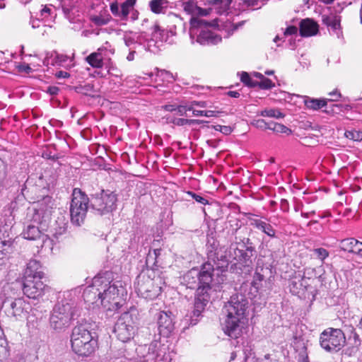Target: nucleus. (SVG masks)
<instances>
[{
	"mask_svg": "<svg viewBox=\"0 0 362 362\" xmlns=\"http://www.w3.org/2000/svg\"><path fill=\"white\" fill-rule=\"evenodd\" d=\"M69 58L64 54H59L55 52V65H62L64 63L66 62Z\"/></svg>",
	"mask_w": 362,
	"mask_h": 362,
	"instance_id": "nucleus-49",
	"label": "nucleus"
},
{
	"mask_svg": "<svg viewBox=\"0 0 362 362\" xmlns=\"http://www.w3.org/2000/svg\"><path fill=\"white\" fill-rule=\"evenodd\" d=\"M117 194L110 190H102L92 196L90 200V207L100 215L111 213L116 209Z\"/></svg>",
	"mask_w": 362,
	"mask_h": 362,
	"instance_id": "nucleus-10",
	"label": "nucleus"
},
{
	"mask_svg": "<svg viewBox=\"0 0 362 362\" xmlns=\"http://www.w3.org/2000/svg\"><path fill=\"white\" fill-rule=\"evenodd\" d=\"M303 99V103L306 107L313 110H318L324 107H325L327 104V99H316L312 98L308 96H301Z\"/></svg>",
	"mask_w": 362,
	"mask_h": 362,
	"instance_id": "nucleus-28",
	"label": "nucleus"
},
{
	"mask_svg": "<svg viewBox=\"0 0 362 362\" xmlns=\"http://www.w3.org/2000/svg\"><path fill=\"white\" fill-rule=\"evenodd\" d=\"M114 332L117 338L122 342H127L133 338L135 325L132 314L124 312L120 315L115 325Z\"/></svg>",
	"mask_w": 362,
	"mask_h": 362,
	"instance_id": "nucleus-14",
	"label": "nucleus"
},
{
	"mask_svg": "<svg viewBox=\"0 0 362 362\" xmlns=\"http://www.w3.org/2000/svg\"><path fill=\"white\" fill-rule=\"evenodd\" d=\"M55 52H47L46 56L42 60V64L45 66H49V64L54 66L55 65Z\"/></svg>",
	"mask_w": 362,
	"mask_h": 362,
	"instance_id": "nucleus-42",
	"label": "nucleus"
},
{
	"mask_svg": "<svg viewBox=\"0 0 362 362\" xmlns=\"http://www.w3.org/2000/svg\"><path fill=\"white\" fill-rule=\"evenodd\" d=\"M206 122L201 119H188L184 118H177L175 119L173 123L178 126H185V125H192V124H201L206 123Z\"/></svg>",
	"mask_w": 362,
	"mask_h": 362,
	"instance_id": "nucleus-33",
	"label": "nucleus"
},
{
	"mask_svg": "<svg viewBox=\"0 0 362 362\" xmlns=\"http://www.w3.org/2000/svg\"><path fill=\"white\" fill-rule=\"evenodd\" d=\"M148 4L153 13H165L169 6V1L168 0H151Z\"/></svg>",
	"mask_w": 362,
	"mask_h": 362,
	"instance_id": "nucleus-30",
	"label": "nucleus"
},
{
	"mask_svg": "<svg viewBox=\"0 0 362 362\" xmlns=\"http://www.w3.org/2000/svg\"><path fill=\"white\" fill-rule=\"evenodd\" d=\"M59 299L52 313L59 317L68 318V322H71V320H74L75 316L78 315L76 292L74 291H64Z\"/></svg>",
	"mask_w": 362,
	"mask_h": 362,
	"instance_id": "nucleus-9",
	"label": "nucleus"
},
{
	"mask_svg": "<svg viewBox=\"0 0 362 362\" xmlns=\"http://www.w3.org/2000/svg\"><path fill=\"white\" fill-rule=\"evenodd\" d=\"M228 95L232 98H238L240 93L238 91H228Z\"/></svg>",
	"mask_w": 362,
	"mask_h": 362,
	"instance_id": "nucleus-64",
	"label": "nucleus"
},
{
	"mask_svg": "<svg viewBox=\"0 0 362 362\" xmlns=\"http://www.w3.org/2000/svg\"><path fill=\"white\" fill-rule=\"evenodd\" d=\"M21 286V281H19L12 282L3 281L0 282V300L1 303L3 305L6 303L8 298L16 296Z\"/></svg>",
	"mask_w": 362,
	"mask_h": 362,
	"instance_id": "nucleus-19",
	"label": "nucleus"
},
{
	"mask_svg": "<svg viewBox=\"0 0 362 362\" xmlns=\"http://www.w3.org/2000/svg\"><path fill=\"white\" fill-rule=\"evenodd\" d=\"M315 214V211H309V212H303V211H301V216L303 217V218H310L311 216L314 215Z\"/></svg>",
	"mask_w": 362,
	"mask_h": 362,
	"instance_id": "nucleus-61",
	"label": "nucleus"
},
{
	"mask_svg": "<svg viewBox=\"0 0 362 362\" xmlns=\"http://www.w3.org/2000/svg\"><path fill=\"white\" fill-rule=\"evenodd\" d=\"M262 117H274L276 119L283 118L284 115L277 109H265L260 112Z\"/></svg>",
	"mask_w": 362,
	"mask_h": 362,
	"instance_id": "nucleus-36",
	"label": "nucleus"
},
{
	"mask_svg": "<svg viewBox=\"0 0 362 362\" xmlns=\"http://www.w3.org/2000/svg\"><path fill=\"white\" fill-rule=\"evenodd\" d=\"M274 132L276 133H284L287 134H289L291 132L290 129L279 123H276V125H274Z\"/></svg>",
	"mask_w": 362,
	"mask_h": 362,
	"instance_id": "nucleus-44",
	"label": "nucleus"
},
{
	"mask_svg": "<svg viewBox=\"0 0 362 362\" xmlns=\"http://www.w3.org/2000/svg\"><path fill=\"white\" fill-rule=\"evenodd\" d=\"M11 250V243L0 239V267L4 263V259Z\"/></svg>",
	"mask_w": 362,
	"mask_h": 362,
	"instance_id": "nucleus-32",
	"label": "nucleus"
},
{
	"mask_svg": "<svg viewBox=\"0 0 362 362\" xmlns=\"http://www.w3.org/2000/svg\"><path fill=\"white\" fill-rule=\"evenodd\" d=\"M315 269L312 268H306L304 274L296 275L293 276L289 284L290 291L300 298H305L306 292L310 288V279Z\"/></svg>",
	"mask_w": 362,
	"mask_h": 362,
	"instance_id": "nucleus-17",
	"label": "nucleus"
},
{
	"mask_svg": "<svg viewBox=\"0 0 362 362\" xmlns=\"http://www.w3.org/2000/svg\"><path fill=\"white\" fill-rule=\"evenodd\" d=\"M49 324L51 328L57 332H62L70 325V322H68V318L59 317L52 313L49 317Z\"/></svg>",
	"mask_w": 362,
	"mask_h": 362,
	"instance_id": "nucleus-26",
	"label": "nucleus"
},
{
	"mask_svg": "<svg viewBox=\"0 0 362 362\" xmlns=\"http://www.w3.org/2000/svg\"><path fill=\"white\" fill-rule=\"evenodd\" d=\"M111 18V16L107 14L105 16H94L91 17L90 20L96 25H105L110 21Z\"/></svg>",
	"mask_w": 362,
	"mask_h": 362,
	"instance_id": "nucleus-38",
	"label": "nucleus"
},
{
	"mask_svg": "<svg viewBox=\"0 0 362 362\" xmlns=\"http://www.w3.org/2000/svg\"><path fill=\"white\" fill-rule=\"evenodd\" d=\"M182 7L183 10L188 14H204V10L197 6V4L192 1H186L182 2Z\"/></svg>",
	"mask_w": 362,
	"mask_h": 362,
	"instance_id": "nucleus-31",
	"label": "nucleus"
},
{
	"mask_svg": "<svg viewBox=\"0 0 362 362\" xmlns=\"http://www.w3.org/2000/svg\"><path fill=\"white\" fill-rule=\"evenodd\" d=\"M55 76L57 78H66L70 76V74L66 71H58L55 73Z\"/></svg>",
	"mask_w": 362,
	"mask_h": 362,
	"instance_id": "nucleus-57",
	"label": "nucleus"
},
{
	"mask_svg": "<svg viewBox=\"0 0 362 362\" xmlns=\"http://www.w3.org/2000/svg\"><path fill=\"white\" fill-rule=\"evenodd\" d=\"M223 113V111L214 107V110H204V116L207 117H218Z\"/></svg>",
	"mask_w": 362,
	"mask_h": 362,
	"instance_id": "nucleus-46",
	"label": "nucleus"
},
{
	"mask_svg": "<svg viewBox=\"0 0 362 362\" xmlns=\"http://www.w3.org/2000/svg\"><path fill=\"white\" fill-rule=\"evenodd\" d=\"M136 356L131 359L133 362H161L162 355L170 354L164 348L160 349L158 341H153L148 345H139L136 349Z\"/></svg>",
	"mask_w": 362,
	"mask_h": 362,
	"instance_id": "nucleus-13",
	"label": "nucleus"
},
{
	"mask_svg": "<svg viewBox=\"0 0 362 362\" xmlns=\"http://www.w3.org/2000/svg\"><path fill=\"white\" fill-rule=\"evenodd\" d=\"M158 329L160 335L168 337L174 329L171 313L160 312L158 318Z\"/></svg>",
	"mask_w": 362,
	"mask_h": 362,
	"instance_id": "nucleus-20",
	"label": "nucleus"
},
{
	"mask_svg": "<svg viewBox=\"0 0 362 362\" xmlns=\"http://www.w3.org/2000/svg\"><path fill=\"white\" fill-rule=\"evenodd\" d=\"M52 6H45L40 11V18L41 21H47L49 18L56 16V13H54Z\"/></svg>",
	"mask_w": 362,
	"mask_h": 362,
	"instance_id": "nucleus-34",
	"label": "nucleus"
},
{
	"mask_svg": "<svg viewBox=\"0 0 362 362\" xmlns=\"http://www.w3.org/2000/svg\"><path fill=\"white\" fill-rule=\"evenodd\" d=\"M297 32H298L297 27L291 25V26H288L286 29L284 34L286 35H291L297 33Z\"/></svg>",
	"mask_w": 362,
	"mask_h": 362,
	"instance_id": "nucleus-54",
	"label": "nucleus"
},
{
	"mask_svg": "<svg viewBox=\"0 0 362 362\" xmlns=\"http://www.w3.org/2000/svg\"><path fill=\"white\" fill-rule=\"evenodd\" d=\"M125 292L122 282L109 281L98 276L84 289L82 296L88 309L102 307L107 312H112L122 305Z\"/></svg>",
	"mask_w": 362,
	"mask_h": 362,
	"instance_id": "nucleus-2",
	"label": "nucleus"
},
{
	"mask_svg": "<svg viewBox=\"0 0 362 362\" xmlns=\"http://www.w3.org/2000/svg\"><path fill=\"white\" fill-rule=\"evenodd\" d=\"M123 40L129 49H136L137 45H141L147 40L143 33L127 31L123 36Z\"/></svg>",
	"mask_w": 362,
	"mask_h": 362,
	"instance_id": "nucleus-22",
	"label": "nucleus"
},
{
	"mask_svg": "<svg viewBox=\"0 0 362 362\" xmlns=\"http://www.w3.org/2000/svg\"><path fill=\"white\" fill-rule=\"evenodd\" d=\"M53 206L54 202L49 196H45L41 200L37 201L32 209L31 221L40 224L42 229H47Z\"/></svg>",
	"mask_w": 362,
	"mask_h": 362,
	"instance_id": "nucleus-11",
	"label": "nucleus"
},
{
	"mask_svg": "<svg viewBox=\"0 0 362 362\" xmlns=\"http://www.w3.org/2000/svg\"><path fill=\"white\" fill-rule=\"evenodd\" d=\"M248 305L247 298L241 293L233 295L225 305L223 313L226 317L222 329L229 337L238 339L241 335L247 320Z\"/></svg>",
	"mask_w": 362,
	"mask_h": 362,
	"instance_id": "nucleus-5",
	"label": "nucleus"
},
{
	"mask_svg": "<svg viewBox=\"0 0 362 362\" xmlns=\"http://www.w3.org/2000/svg\"><path fill=\"white\" fill-rule=\"evenodd\" d=\"M250 225L257 230H261L270 238L276 237V230L272 226L261 219H250Z\"/></svg>",
	"mask_w": 362,
	"mask_h": 362,
	"instance_id": "nucleus-25",
	"label": "nucleus"
},
{
	"mask_svg": "<svg viewBox=\"0 0 362 362\" xmlns=\"http://www.w3.org/2000/svg\"><path fill=\"white\" fill-rule=\"evenodd\" d=\"M299 31L303 37L313 36L317 33L318 25L314 21L306 18L301 21Z\"/></svg>",
	"mask_w": 362,
	"mask_h": 362,
	"instance_id": "nucleus-24",
	"label": "nucleus"
},
{
	"mask_svg": "<svg viewBox=\"0 0 362 362\" xmlns=\"http://www.w3.org/2000/svg\"><path fill=\"white\" fill-rule=\"evenodd\" d=\"M323 24L328 27H331L334 31L336 32L337 35L339 37L340 34V16L337 15H323L322 16Z\"/></svg>",
	"mask_w": 362,
	"mask_h": 362,
	"instance_id": "nucleus-27",
	"label": "nucleus"
},
{
	"mask_svg": "<svg viewBox=\"0 0 362 362\" xmlns=\"http://www.w3.org/2000/svg\"><path fill=\"white\" fill-rule=\"evenodd\" d=\"M345 136L346 138L354 140V141H362L361 131H357V130L346 131L345 132Z\"/></svg>",
	"mask_w": 362,
	"mask_h": 362,
	"instance_id": "nucleus-41",
	"label": "nucleus"
},
{
	"mask_svg": "<svg viewBox=\"0 0 362 362\" xmlns=\"http://www.w3.org/2000/svg\"><path fill=\"white\" fill-rule=\"evenodd\" d=\"M346 343V337L340 329L328 328L320 337L321 347L329 352H337L341 349Z\"/></svg>",
	"mask_w": 362,
	"mask_h": 362,
	"instance_id": "nucleus-12",
	"label": "nucleus"
},
{
	"mask_svg": "<svg viewBox=\"0 0 362 362\" xmlns=\"http://www.w3.org/2000/svg\"><path fill=\"white\" fill-rule=\"evenodd\" d=\"M18 69H19V71L25 72L26 74H30L33 71V69L30 66V65L29 64H26L20 65L18 66Z\"/></svg>",
	"mask_w": 362,
	"mask_h": 362,
	"instance_id": "nucleus-56",
	"label": "nucleus"
},
{
	"mask_svg": "<svg viewBox=\"0 0 362 362\" xmlns=\"http://www.w3.org/2000/svg\"><path fill=\"white\" fill-rule=\"evenodd\" d=\"M224 280V276L219 275V272L216 269L212 252L209 254L208 261L202 264L201 269L192 268L183 275L182 283L189 288L197 289L194 309L189 317L186 316V323L189 322V325H197L210 300L211 291L218 290L219 285Z\"/></svg>",
	"mask_w": 362,
	"mask_h": 362,
	"instance_id": "nucleus-1",
	"label": "nucleus"
},
{
	"mask_svg": "<svg viewBox=\"0 0 362 362\" xmlns=\"http://www.w3.org/2000/svg\"><path fill=\"white\" fill-rule=\"evenodd\" d=\"M240 80L243 83L250 87L257 86V81L252 80L247 72L241 74Z\"/></svg>",
	"mask_w": 362,
	"mask_h": 362,
	"instance_id": "nucleus-40",
	"label": "nucleus"
},
{
	"mask_svg": "<svg viewBox=\"0 0 362 362\" xmlns=\"http://www.w3.org/2000/svg\"><path fill=\"white\" fill-rule=\"evenodd\" d=\"M45 274L42 270L40 262L36 259H30L27 264L23 278L44 279Z\"/></svg>",
	"mask_w": 362,
	"mask_h": 362,
	"instance_id": "nucleus-23",
	"label": "nucleus"
},
{
	"mask_svg": "<svg viewBox=\"0 0 362 362\" xmlns=\"http://www.w3.org/2000/svg\"><path fill=\"white\" fill-rule=\"evenodd\" d=\"M313 255L319 259L322 262L329 256V252L322 247L315 248L313 250Z\"/></svg>",
	"mask_w": 362,
	"mask_h": 362,
	"instance_id": "nucleus-39",
	"label": "nucleus"
},
{
	"mask_svg": "<svg viewBox=\"0 0 362 362\" xmlns=\"http://www.w3.org/2000/svg\"><path fill=\"white\" fill-rule=\"evenodd\" d=\"M354 344L356 346H361V340L359 339V337L358 334H355L354 335Z\"/></svg>",
	"mask_w": 362,
	"mask_h": 362,
	"instance_id": "nucleus-63",
	"label": "nucleus"
},
{
	"mask_svg": "<svg viewBox=\"0 0 362 362\" xmlns=\"http://www.w3.org/2000/svg\"><path fill=\"white\" fill-rule=\"evenodd\" d=\"M7 341L6 339L0 337V361L7 359L9 356V350L7 347Z\"/></svg>",
	"mask_w": 362,
	"mask_h": 362,
	"instance_id": "nucleus-37",
	"label": "nucleus"
},
{
	"mask_svg": "<svg viewBox=\"0 0 362 362\" xmlns=\"http://www.w3.org/2000/svg\"><path fill=\"white\" fill-rule=\"evenodd\" d=\"M89 202L90 199L84 192L78 188L74 189L69 207L71 221L74 225L80 226L84 223Z\"/></svg>",
	"mask_w": 362,
	"mask_h": 362,
	"instance_id": "nucleus-7",
	"label": "nucleus"
},
{
	"mask_svg": "<svg viewBox=\"0 0 362 362\" xmlns=\"http://www.w3.org/2000/svg\"><path fill=\"white\" fill-rule=\"evenodd\" d=\"M191 105H192V107L193 105H197V106H199L200 107H204V108H208V107L211 108V107H212V106L209 105V103L206 102V101H195L194 100V101H192L191 103Z\"/></svg>",
	"mask_w": 362,
	"mask_h": 362,
	"instance_id": "nucleus-51",
	"label": "nucleus"
},
{
	"mask_svg": "<svg viewBox=\"0 0 362 362\" xmlns=\"http://www.w3.org/2000/svg\"><path fill=\"white\" fill-rule=\"evenodd\" d=\"M238 28L230 21H214L209 23L199 18L190 20L189 37L192 44L196 41L202 45H214L228 38Z\"/></svg>",
	"mask_w": 362,
	"mask_h": 362,
	"instance_id": "nucleus-3",
	"label": "nucleus"
},
{
	"mask_svg": "<svg viewBox=\"0 0 362 362\" xmlns=\"http://www.w3.org/2000/svg\"><path fill=\"white\" fill-rule=\"evenodd\" d=\"M135 49H129V52L128 54V55L127 56V59L129 61V62H132L134 59V56H135V54H136V52L134 50Z\"/></svg>",
	"mask_w": 362,
	"mask_h": 362,
	"instance_id": "nucleus-58",
	"label": "nucleus"
},
{
	"mask_svg": "<svg viewBox=\"0 0 362 362\" xmlns=\"http://www.w3.org/2000/svg\"><path fill=\"white\" fill-rule=\"evenodd\" d=\"M160 281L159 278L153 279L144 272L141 273L134 282L135 291L138 296L145 299H155L161 293V287L159 285Z\"/></svg>",
	"mask_w": 362,
	"mask_h": 362,
	"instance_id": "nucleus-8",
	"label": "nucleus"
},
{
	"mask_svg": "<svg viewBox=\"0 0 362 362\" xmlns=\"http://www.w3.org/2000/svg\"><path fill=\"white\" fill-rule=\"evenodd\" d=\"M89 329L90 324L85 322L76 326L72 330L71 349L79 356H90L98 348V340Z\"/></svg>",
	"mask_w": 362,
	"mask_h": 362,
	"instance_id": "nucleus-6",
	"label": "nucleus"
},
{
	"mask_svg": "<svg viewBox=\"0 0 362 362\" xmlns=\"http://www.w3.org/2000/svg\"><path fill=\"white\" fill-rule=\"evenodd\" d=\"M135 3L136 0H126L121 5L122 18H126L128 16L130 10L133 8Z\"/></svg>",
	"mask_w": 362,
	"mask_h": 362,
	"instance_id": "nucleus-35",
	"label": "nucleus"
},
{
	"mask_svg": "<svg viewBox=\"0 0 362 362\" xmlns=\"http://www.w3.org/2000/svg\"><path fill=\"white\" fill-rule=\"evenodd\" d=\"M46 229H42L40 224L33 222V224L28 225L23 231V237L28 240H36L40 237L41 233Z\"/></svg>",
	"mask_w": 362,
	"mask_h": 362,
	"instance_id": "nucleus-29",
	"label": "nucleus"
},
{
	"mask_svg": "<svg viewBox=\"0 0 362 362\" xmlns=\"http://www.w3.org/2000/svg\"><path fill=\"white\" fill-rule=\"evenodd\" d=\"M177 105H165L163 106L164 110L169 112H173L176 110Z\"/></svg>",
	"mask_w": 362,
	"mask_h": 362,
	"instance_id": "nucleus-59",
	"label": "nucleus"
},
{
	"mask_svg": "<svg viewBox=\"0 0 362 362\" xmlns=\"http://www.w3.org/2000/svg\"><path fill=\"white\" fill-rule=\"evenodd\" d=\"M339 247L342 251L357 255L362 257V242L354 238L341 240L339 243Z\"/></svg>",
	"mask_w": 362,
	"mask_h": 362,
	"instance_id": "nucleus-21",
	"label": "nucleus"
},
{
	"mask_svg": "<svg viewBox=\"0 0 362 362\" xmlns=\"http://www.w3.org/2000/svg\"><path fill=\"white\" fill-rule=\"evenodd\" d=\"M40 278H23L21 288L28 298L38 300L44 296L49 287Z\"/></svg>",
	"mask_w": 362,
	"mask_h": 362,
	"instance_id": "nucleus-16",
	"label": "nucleus"
},
{
	"mask_svg": "<svg viewBox=\"0 0 362 362\" xmlns=\"http://www.w3.org/2000/svg\"><path fill=\"white\" fill-rule=\"evenodd\" d=\"M329 95L332 97L331 99H327L328 100L336 101L341 97V93L337 90H334L329 93Z\"/></svg>",
	"mask_w": 362,
	"mask_h": 362,
	"instance_id": "nucleus-53",
	"label": "nucleus"
},
{
	"mask_svg": "<svg viewBox=\"0 0 362 362\" xmlns=\"http://www.w3.org/2000/svg\"><path fill=\"white\" fill-rule=\"evenodd\" d=\"M214 129L226 135L230 134L233 131V129L230 126L216 125L214 127Z\"/></svg>",
	"mask_w": 362,
	"mask_h": 362,
	"instance_id": "nucleus-50",
	"label": "nucleus"
},
{
	"mask_svg": "<svg viewBox=\"0 0 362 362\" xmlns=\"http://www.w3.org/2000/svg\"><path fill=\"white\" fill-rule=\"evenodd\" d=\"M115 53V49L106 42L95 52L90 53L85 59L86 62L93 68L101 69L106 61H110L111 55Z\"/></svg>",
	"mask_w": 362,
	"mask_h": 362,
	"instance_id": "nucleus-18",
	"label": "nucleus"
},
{
	"mask_svg": "<svg viewBox=\"0 0 362 362\" xmlns=\"http://www.w3.org/2000/svg\"><path fill=\"white\" fill-rule=\"evenodd\" d=\"M192 110V105H177L176 112L177 114L181 116L187 115V111H191Z\"/></svg>",
	"mask_w": 362,
	"mask_h": 362,
	"instance_id": "nucleus-47",
	"label": "nucleus"
},
{
	"mask_svg": "<svg viewBox=\"0 0 362 362\" xmlns=\"http://www.w3.org/2000/svg\"><path fill=\"white\" fill-rule=\"evenodd\" d=\"M299 362H309L308 356L305 352L300 354Z\"/></svg>",
	"mask_w": 362,
	"mask_h": 362,
	"instance_id": "nucleus-62",
	"label": "nucleus"
},
{
	"mask_svg": "<svg viewBox=\"0 0 362 362\" xmlns=\"http://www.w3.org/2000/svg\"><path fill=\"white\" fill-rule=\"evenodd\" d=\"M257 86L262 89H269L274 83L270 79L264 77L259 82L257 81Z\"/></svg>",
	"mask_w": 362,
	"mask_h": 362,
	"instance_id": "nucleus-43",
	"label": "nucleus"
},
{
	"mask_svg": "<svg viewBox=\"0 0 362 362\" xmlns=\"http://www.w3.org/2000/svg\"><path fill=\"white\" fill-rule=\"evenodd\" d=\"M110 11L112 13L116 16L122 18L121 8H119L117 2H112L110 4Z\"/></svg>",
	"mask_w": 362,
	"mask_h": 362,
	"instance_id": "nucleus-48",
	"label": "nucleus"
},
{
	"mask_svg": "<svg viewBox=\"0 0 362 362\" xmlns=\"http://www.w3.org/2000/svg\"><path fill=\"white\" fill-rule=\"evenodd\" d=\"M4 305L7 316L13 317L16 320H23L27 318L32 310L30 303L24 298H17L13 300H8Z\"/></svg>",
	"mask_w": 362,
	"mask_h": 362,
	"instance_id": "nucleus-15",
	"label": "nucleus"
},
{
	"mask_svg": "<svg viewBox=\"0 0 362 362\" xmlns=\"http://www.w3.org/2000/svg\"><path fill=\"white\" fill-rule=\"evenodd\" d=\"M255 256V247L249 238L232 244L225 252L220 250L212 253L216 269L221 273L226 271L229 262H233L235 267L240 270L244 268L250 272L252 269Z\"/></svg>",
	"mask_w": 362,
	"mask_h": 362,
	"instance_id": "nucleus-4",
	"label": "nucleus"
},
{
	"mask_svg": "<svg viewBox=\"0 0 362 362\" xmlns=\"http://www.w3.org/2000/svg\"><path fill=\"white\" fill-rule=\"evenodd\" d=\"M191 111L192 112L193 116H196V117L204 116V110H194L192 107V110H191Z\"/></svg>",
	"mask_w": 362,
	"mask_h": 362,
	"instance_id": "nucleus-60",
	"label": "nucleus"
},
{
	"mask_svg": "<svg viewBox=\"0 0 362 362\" xmlns=\"http://www.w3.org/2000/svg\"><path fill=\"white\" fill-rule=\"evenodd\" d=\"M267 123L264 119H259L254 122L253 124L255 125L257 128L260 129H267Z\"/></svg>",
	"mask_w": 362,
	"mask_h": 362,
	"instance_id": "nucleus-52",
	"label": "nucleus"
},
{
	"mask_svg": "<svg viewBox=\"0 0 362 362\" xmlns=\"http://www.w3.org/2000/svg\"><path fill=\"white\" fill-rule=\"evenodd\" d=\"M187 194L190 195L198 203H200L203 205L209 204L208 200L201 195L197 194L192 192H188Z\"/></svg>",
	"mask_w": 362,
	"mask_h": 362,
	"instance_id": "nucleus-45",
	"label": "nucleus"
},
{
	"mask_svg": "<svg viewBox=\"0 0 362 362\" xmlns=\"http://www.w3.org/2000/svg\"><path fill=\"white\" fill-rule=\"evenodd\" d=\"M280 207L283 211H284V212L288 211V210H289L288 202L286 199H282L281 200Z\"/></svg>",
	"mask_w": 362,
	"mask_h": 362,
	"instance_id": "nucleus-55",
	"label": "nucleus"
}]
</instances>
